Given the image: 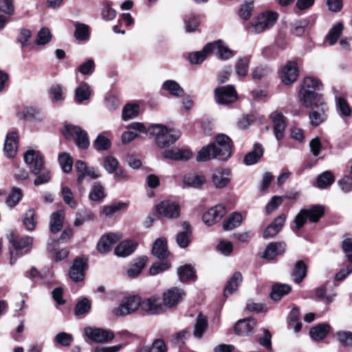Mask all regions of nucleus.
<instances>
[{
    "instance_id": "obj_1",
    "label": "nucleus",
    "mask_w": 352,
    "mask_h": 352,
    "mask_svg": "<svg viewBox=\"0 0 352 352\" xmlns=\"http://www.w3.org/2000/svg\"><path fill=\"white\" fill-rule=\"evenodd\" d=\"M232 153L231 140L223 134L218 135L214 143L204 146L197 155V161L206 162L212 159L226 161Z\"/></svg>"
},
{
    "instance_id": "obj_2",
    "label": "nucleus",
    "mask_w": 352,
    "mask_h": 352,
    "mask_svg": "<svg viewBox=\"0 0 352 352\" xmlns=\"http://www.w3.org/2000/svg\"><path fill=\"white\" fill-rule=\"evenodd\" d=\"M24 161L30 166L32 174L36 176L34 181L35 186H40L49 182L51 179V172L44 166L43 154L36 150H28L24 153Z\"/></svg>"
},
{
    "instance_id": "obj_3",
    "label": "nucleus",
    "mask_w": 352,
    "mask_h": 352,
    "mask_svg": "<svg viewBox=\"0 0 352 352\" xmlns=\"http://www.w3.org/2000/svg\"><path fill=\"white\" fill-rule=\"evenodd\" d=\"M322 89V82L317 78L311 76L305 77L301 84L298 92V100L301 105L310 108L318 100H324L317 91Z\"/></svg>"
},
{
    "instance_id": "obj_4",
    "label": "nucleus",
    "mask_w": 352,
    "mask_h": 352,
    "mask_svg": "<svg viewBox=\"0 0 352 352\" xmlns=\"http://www.w3.org/2000/svg\"><path fill=\"white\" fill-rule=\"evenodd\" d=\"M147 135L155 138L157 145L160 148H164L173 144L179 138L181 134L177 130L168 129L163 124H154L147 129Z\"/></svg>"
},
{
    "instance_id": "obj_5",
    "label": "nucleus",
    "mask_w": 352,
    "mask_h": 352,
    "mask_svg": "<svg viewBox=\"0 0 352 352\" xmlns=\"http://www.w3.org/2000/svg\"><path fill=\"white\" fill-rule=\"evenodd\" d=\"M278 17V14L276 12H263L255 17L252 22L248 23L245 28L249 32L260 34L271 28L276 22Z\"/></svg>"
},
{
    "instance_id": "obj_6",
    "label": "nucleus",
    "mask_w": 352,
    "mask_h": 352,
    "mask_svg": "<svg viewBox=\"0 0 352 352\" xmlns=\"http://www.w3.org/2000/svg\"><path fill=\"white\" fill-rule=\"evenodd\" d=\"M8 239L11 245L10 247L11 264L16 261L18 255L22 256L29 252L33 242L32 237H19L13 233L8 234Z\"/></svg>"
},
{
    "instance_id": "obj_7",
    "label": "nucleus",
    "mask_w": 352,
    "mask_h": 352,
    "mask_svg": "<svg viewBox=\"0 0 352 352\" xmlns=\"http://www.w3.org/2000/svg\"><path fill=\"white\" fill-rule=\"evenodd\" d=\"M324 214V206L319 204L313 205L309 208L301 209L296 214L294 223L298 229L301 228L308 220L316 223Z\"/></svg>"
},
{
    "instance_id": "obj_8",
    "label": "nucleus",
    "mask_w": 352,
    "mask_h": 352,
    "mask_svg": "<svg viewBox=\"0 0 352 352\" xmlns=\"http://www.w3.org/2000/svg\"><path fill=\"white\" fill-rule=\"evenodd\" d=\"M141 305V298L138 295L124 297L119 305L112 310V314L118 317L126 316L135 313Z\"/></svg>"
},
{
    "instance_id": "obj_9",
    "label": "nucleus",
    "mask_w": 352,
    "mask_h": 352,
    "mask_svg": "<svg viewBox=\"0 0 352 352\" xmlns=\"http://www.w3.org/2000/svg\"><path fill=\"white\" fill-rule=\"evenodd\" d=\"M64 135L67 139L73 138L77 146L80 149H87L89 146L87 133L78 126L66 125Z\"/></svg>"
},
{
    "instance_id": "obj_10",
    "label": "nucleus",
    "mask_w": 352,
    "mask_h": 352,
    "mask_svg": "<svg viewBox=\"0 0 352 352\" xmlns=\"http://www.w3.org/2000/svg\"><path fill=\"white\" fill-rule=\"evenodd\" d=\"M85 336L96 343H108L114 338L112 331L102 328L87 327L84 329Z\"/></svg>"
},
{
    "instance_id": "obj_11",
    "label": "nucleus",
    "mask_w": 352,
    "mask_h": 352,
    "mask_svg": "<svg viewBox=\"0 0 352 352\" xmlns=\"http://www.w3.org/2000/svg\"><path fill=\"white\" fill-rule=\"evenodd\" d=\"M214 92L215 100L219 104L234 102L237 98L235 88L231 85L217 87Z\"/></svg>"
},
{
    "instance_id": "obj_12",
    "label": "nucleus",
    "mask_w": 352,
    "mask_h": 352,
    "mask_svg": "<svg viewBox=\"0 0 352 352\" xmlns=\"http://www.w3.org/2000/svg\"><path fill=\"white\" fill-rule=\"evenodd\" d=\"M310 108H313V111L309 113L311 125L317 126L326 120L328 107L324 100H318Z\"/></svg>"
},
{
    "instance_id": "obj_13",
    "label": "nucleus",
    "mask_w": 352,
    "mask_h": 352,
    "mask_svg": "<svg viewBox=\"0 0 352 352\" xmlns=\"http://www.w3.org/2000/svg\"><path fill=\"white\" fill-rule=\"evenodd\" d=\"M140 309L142 311L151 315H157L164 311V306L160 297L152 296L149 298L141 299Z\"/></svg>"
},
{
    "instance_id": "obj_14",
    "label": "nucleus",
    "mask_w": 352,
    "mask_h": 352,
    "mask_svg": "<svg viewBox=\"0 0 352 352\" xmlns=\"http://www.w3.org/2000/svg\"><path fill=\"white\" fill-rule=\"evenodd\" d=\"M127 131H124L121 137L122 142L127 144L138 138L141 133H146L147 129L141 122H132L126 126Z\"/></svg>"
},
{
    "instance_id": "obj_15",
    "label": "nucleus",
    "mask_w": 352,
    "mask_h": 352,
    "mask_svg": "<svg viewBox=\"0 0 352 352\" xmlns=\"http://www.w3.org/2000/svg\"><path fill=\"white\" fill-rule=\"evenodd\" d=\"M185 296L186 293L182 289L172 287L164 293V305L168 307H175L183 300Z\"/></svg>"
},
{
    "instance_id": "obj_16",
    "label": "nucleus",
    "mask_w": 352,
    "mask_h": 352,
    "mask_svg": "<svg viewBox=\"0 0 352 352\" xmlns=\"http://www.w3.org/2000/svg\"><path fill=\"white\" fill-rule=\"evenodd\" d=\"M226 214L225 206L217 205L203 214L202 220L207 226H211L219 221Z\"/></svg>"
},
{
    "instance_id": "obj_17",
    "label": "nucleus",
    "mask_w": 352,
    "mask_h": 352,
    "mask_svg": "<svg viewBox=\"0 0 352 352\" xmlns=\"http://www.w3.org/2000/svg\"><path fill=\"white\" fill-rule=\"evenodd\" d=\"M210 54H214L218 58L223 60H228L234 56V53L228 45L221 40L208 43Z\"/></svg>"
},
{
    "instance_id": "obj_18",
    "label": "nucleus",
    "mask_w": 352,
    "mask_h": 352,
    "mask_svg": "<svg viewBox=\"0 0 352 352\" xmlns=\"http://www.w3.org/2000/svg\"><path fill=\"white\" fill-rule=\"evenodd\" d=\"M270 117L273 123L274 133L276 139L277 140L283 139L287 126L285 116L281 112L276 111L272 112Z\"/></svg>"
},
{
    "instance_id": "obj_19",
    "label": "nucleus",
    "mask_w": 352,
    "mask_h": 352,
    "mask_svg": "<svg viewBox=\"0 0 352 352\" xmlns=\"http://www.w3.org/2000/svg\"><path fill=\"white\" fill-rule=\"evenodd\" d=\"M157 212L169 219L177 218L179 216V206L174 201L166 200L157 205Z\"/></svg>"
},
{
    "instance_id": "obj_20",
    "label": "nucleus",
    "mask_w": 352,
    "mask_h": 352,
    "mask_svg": "<svg viewBox=\"0 0 352 352\" xmlns=\"http://www.w3.org/2000/svg\"><path fill=\"white\" fill-rule=\"evenodd\" d=\"M281 80L285 85L294 82L298 76V69L295 62L289 61L282 69Z\"/></svg>"
},
{
    "instance_id": "obj_21",
    "label": "nucleus",
    "mask_w": 352,
    "mask_h": 352,
    "mask_svg": "<svg viewBox=\"0 0 352 352\" xmlns=\"http://www.w3.org/2000/svg\"><path fill=\"white\" fill-rule=\"evenodd\" d=\"M122 238L119 233H109L103 235L97 244V250L100 253H106L111 250L112 246Z\"/></svg>"
},
{
    "instance_id": "obj_22",
    "label": "nucleus",
    "mask_w": 352,
    "mask_h": 352,
    "mask_svg": "<svg viewBox=\"0 0 352 352\" xmlns=\"http://www.w3.org/2000/svg\"><path fill=\"white\" fill-rule=\"evenodd\" d=\"M286 250L284 242H271L265 248L263 257L267 260H274L278 256H282Z\"/></svg>"
},
{
    "instance_id": "obj_23",
    "label": "nucleus",
    "mask_w": 352,
    "mask_h": 352,
    "mask_svg": "<svg viewBox=\"0 0 352 352\" xmlns=\"http://www.w3.org/2000/svg\"><path fill=\"white\" fill-rule=\"evenodd\" d=\"M163 156L166 159L175 161H186L192 157V153L188 149L173 147L166 149L163 153Z\"/></svg>"
},
{
    "instance_id": "obj_24",
    "label": "nucleus",
    "mask_w": 352,
    "mask_h": 352,
    "mask_svg": "<svg viewBox=\"0 0 352 352\" xmlns=\"http://www.w3.org/2000/svg\"><path fill=\"white\" fill-rule=\"evenodd\" d=\"M86 262L83 259L76 258L69 270V276L74 282L84 279Z\"/></svg>"
},
{
    "instance_id": "obj_25",
    "label": "nucleus",
    "mask_w": 352,
    "mask_h": 352,
    "mask_svg": "<svg viewBox=\"0 0 352 352\" xmlns=\"http://www.w3.org/2000/svg\"><path fill=\"white\" fill-rule=\"evenodd\" d=\"M285 219L286 217L283 214L277 217L264 230L263 237L270 239L276 236L283 228Z\"/></svg>"
},
{
    "instance_id": "obj_26",
    "label": "nucleus",
    "mask_w": 352,
    "mask_h": 352,
    "mask_svg": "<svg viewBox=\"0 0 352 352\" xmlns=\"http://www.w3.org/2000/svg\"><path fill=\"white\" fill-rule=\"evenodd\" d=\"M256 325L253 318H245L239 320L234 327V331L239 336H248L252 332Z\"/></svg>"
},
{
    "instance_id": "obj_27",
    "label": "nucleus",
    "mask_w": 352,
    "mask_h": 352,
    "mask_svg": "<svg viewBox=\"0 0 352 352\" xmlns=\"http://www.w3.org/2000/svg\"><path fill=\"white\" fill-rule=\"evenodd\" d=\"M183 230L176 235V242L181 248H187L191 242L192 230L188 222L182 223Z\"/></svg>"
},
{
    "instance_id": "obj_28",
    "label": "nucleus",
    "mask_w": 352,
    "mask_h": 352,
    "mask_svg": "<svg viewBox=\"0 0 352 352\" xmlns=\"http://www.w3.org/2000/svg\"><path fill=\"white\" fill-rule=\"evenodd\" d=\"M230 170L229 169H217L212 177L214 185L218 188L226 187L230 182Z\"/></svg>"
},
{
    "instance_id": "obj_29",
    "label": "nucleus",
    "mask_w": 352,
    "mask_h": 352,
    "mask_svg": "<svg viewBox=\"0 0 352 352\" xmlns=\"http://www.w3.org/2000/svg\"><path fill=\"white\" fill-rule=\"evenodd\" d=\"M138 243L133 240H125L120 242L115 248V254L120 257H126L131 254L135 248Z\"/></svg>"
},
{
    "instance_id": "obj_30",
    "label": "nucleus",
    "mask_w": 352,
    "mask_h": 352,
    "mask_svg": "<svg viewBox=\"0 0 352 352\" xmlns=\"http://www.w3.org/2000/svg\"><path fill=\"white\" fill-rule=\"evenodd\" d=\"M162 89L176 98L182 97L184 94V89L174 80H165L162 85Z\"/></svg>"
},
{
    "instance_id": "obj_31",
    "label": "nucleus",
    "mask_w": 352,
    "mask_h": 352,
    "mask_svg": "<svg viewBox=\"0 0 352 352\" xmlns=\"http://www.w3.org/2000/svg\"><path fill=\"white\" fill-rule=\"evenodd\" d=\"M263 155V148L262 145L256 143L254 145V149L244 156L243 162L248 166L253 165L259 161Z\"/></svg>"
},
{
    "instance_id": "obj_32",
    "label": "nucleus",
    "mask_w": 352,
    "mask_h": 352,
    "mask_svg": "<svg viewBox=\"0 0 352 352\" xmlns=\"http://www.w3.org/2000/svg\"><path fill=\"white\" fill-rule=\"evenodd\" d=\"M17 135L14 132L8 133L4 143V152L8 157H13L17 150Z\"/></svg>"
},
{
    "instance_id": "obj_33",
    "label": "nucleus",
    "mask_w": 352,
    "mask_h": 352,
    "mask_svg": "<svg viewBox=\"0 0 352 352\" xmlns=\"http://www.w3.org/2000/svg\"><path fill=\"white\" fill-rule=\"evenodd\" d=\"M152 254L160 260L166 258L169 256L166 241L163 239H158L153 245Z\"/></svg>"
},
{
    "instance_id": "obj_34",
    "label": "nucleus",
    "mask_w": 352,
    "mask_h": 352,
    "mask_svg": "<svg viewBox=\"0 0 352 352\" xmlns=\"http://www.w3.org/2000/svg\"><path fill=\"white\" fill-rule=\"evenodd\" d=\"M208 323L207 318L199 314L195 320L193 329V336L197 339H201L208 329Z\"/></svg>"
},
{
    "instance_id": "obj_35",
    "label": "nucleus",
    "mask_w": 352,
    "mask_h": 352,
    "mask_svg": "<svg viewBox=\"0 0 352 352\" xmlns=\"http://www.w3.org/2000/svg\"><path fill=\"white\" fill-rule=\"evenodd\" d=\"M65 213L63 210H58L52 214L50 222V231L57 233L63 228Z\"/></svg>"
},
{
    "instance_id": "obj_36",
    "label": "nucleus",
    "mask_w": 352,
    "mask_h": 352,
    "mask_svg": "<svg viewBox=\"0 0 352 352\" xmlns=\"http://www.w3.org/2000/svg\"><path fill=\"white\" fill-rule=\"evenodd\" d=\"M91 90L90 86L82 82L75 89V98L79 103L88 100L90 98Z\"/></svg>"
},
{
    "instance_id": "obj_37",
    "label": "nucleus",
    "mask_w": 352,
    "mask_h": 352,
    "mask_svg": "<svg viewBox=\"0 0 352 352\" xmlns=\"http://www.w3.org/2000/svg\"><path fill=\"white\" fill-rule=\"evenodd\" d=\"M208 43L201 51H197L188 54V59L191 64L197 65L203 63L207 56L210 54Z\"/></svg>"
},
{
    "instance_id": "obj_38",
    "label": "nucleus",
    "mask_w": 352,
    "mask_h": 352,
    "mask_svg": "<svg viewBox=\"0 0 352 352\" xmlns=\"http://www.w3.org/2000/svg\"><path fill=\"white\" fill-rule=\"evenodd\" d=\"M330 327L327 324H319L312 327L309 331L311 338L316 341L324 339L329 333Z\"/></svg>"
},
{
    "instance_id": "obj_39",
    "label": "nucleus",
    "mask_w": 352,
    "mask_h": 352,
    "mask_svg": "<svg viewBox=\"0 0 352 352\" xmlns=\"http://www.w3.org/2000/svg\"><path fill=\"white\" fill-rule=\"evenodd\" d=\"M290 291L291 287L289 285L277 283L272 287L270 296L273 300L277 301L289 294Z\"/></svg>"
},
{
    "instance_id": "obj_40",
    "label": "nucleus",
    "mask_w": 352,
    "mask_h": 352,
    "mask_svg": "<svg viewBox=\"0 0 352 352\" xmlns=\"http://www.w3.org/2000/svg\"><path fill=\"white\" fill-rule=\"evenodd\" d=\"M250 56H245L239 58L235 63V72L239 77H245L248 74Z\"/></svg>"
},
{
    "instance_id": "obj_41",
    "label": "nucleus",
    "mask_w": 352,
    "mask_h": 352,
    "mask_svg": "<svg viewBox=\"0 0 352 352\" xmlns=\"http://www.w3.org/2000/svg\"><path fill=\"white\" fill-rule=\"evenodd\" d=\"M147 260L146 256H142L135 260L134 263H133L127 270L128 276L130 278L138 276L144 267Z\"/></svg>"
},
{
    "instance_id": "obj_42",
    "label": "nucleus",
    "mask_w": 352,
    "mask_h": 352,
    "mask_svg": "<svg viewBox=\"0 0 352 352\" xmlns=\"http://www.w3.org/2000/svg\"><path fill=\"white\" fill-rule=\"evenodd\" d=\"M183 181L189 187L199 188L205 184L206 179L203 175L188 174L184 176Z\"/></svg>"
},
{
    "instance_id": "obj_43",
    "label": "nucleus",
    "mask_w": 352,
    "mask_h": 352,
    "mask_svg": "<svg viewBox=\"0 0 352 352\" xmlns=\"http://www.w3.org/2000/svg\"><path fill=\"white\" fill-rule=\"evenodd\" d=\"M177 275L181 282L186 283L195 279V272L190 265H185L178 268Z\"/></svg>"
},
{
    "instance_id": "obj_44",
    "label": "nucleus",
    "mask_w": 352,
    "mask_h": 352,
    "mask_svg": "<svg viewBox=\"0 0 352 352\" xmlns=\"http://www.w3.org/2000/svg\"><path fill=\"white\" fill-rule=\"evenodd\" d=\"M74 36L78 41H88L90 36V28L85 23H76Z\"/></svg>"
},
{
    "instance_id": "obj_45",
    "label": "nucleus",
    "mask_w": 352,
    "mask_h": 352,
    "mask_svg": "<svg viewBox=\"0 0 352 352\" xmlns=\"http://www.w3.org/2000/svg\"><path fill=\"white\" fill-rule=\"evenodd\" d=\"M241 281V274L239 272H235L226 286L224 289V296H228L233 294V292L237 289L238 286Z\"/></svg>"
},
{
    "instance_id": "obj_46",
    "label": "nucleus",
    "mask_w": 352,
    "mask_h": 352,
    "mask_svg": "<svg viewBox=\"0 0 352 352\" xmlns=\"http://www.w3.org/2000/svg\"><path fill=\"white\" fill-rule=\"evenodd\" d=\"M241 222V214L239 212H233L224 221L223 228L224 230H231L239 227Z\"/></svg>"
},
{
    "instance_id": "obj_47",
    "label": "nucleus",
    "mask_w": 352,
    "mask_h": 352,
    "mask_svg": "<svg viewBox=\"0 0 352 352\" xmlns=\"http://www.w3.org/2000/svg\"><path fill=\"white\" fill-rule=\"evenodd\" d=\"M335 181V177L332 173L326 170L320 174L317 177V187L320 189L326 188L330 186Z\"/></svg>"
},
{
    "instance_id": "obj_48",
    "label": "nucleus",
    "mask_w": 352,
    "mask_h": 352,
    "mask_svg": "<svg viewBox=\"0 0 352 352\" xmlns=\"http://www.w3.org/2000/svg\"><path fill=\"white\" fill-rule=\"evenodd\" d=\"M307 266L302 261H298L296 262L292 272V276L294 277V280L296 283H300L302 282L307 275Z\"/></svg>"
},
{
    "instance_id": "obj_49",
    "label": "nucleus",
    "mask_w": 352,
    "mask_h": 352,
    "mask_svg": "<svg viewBox=\"0 0 352 352\" xmlns=\"http://www.w3.org/2000/svg\"><path fill=\"white\" fill-rule=\"evenodd\" d=\"M200 17L193 13L186 15L184 19L185 29L187 32H195L200 24Z\"/></svg>"
},
{
    "instance_id": "obj_50",
    "label": "nucleus",
    "mask_w": 352,
    "mask_h": 352,
    "mask_svg": "<svg viewBox=\"0 0 352 352\" xmlns=\"http://www.w3.org/2000/svg\"><path fill=\"white\" fill-rule=\"evenodd\" d=\"M343 28L344 27L342 23H338L334 25L326 36V41H329L331 45H334L340 38Z\"/></svg>"
},
{
    "instance_id": "obj_51",
    "label": "nucleus",
    "mask_w": 352,
    "mask_h": 352,
    "mask_svg": "<svg viewBox=\"0 0 352 352\" xmlns=\"http://www.w3.org/2000/svg\"><path fill=\"white\" fill-rule=\"evenodd\" d=\"M140 107L136 104H127L122 109V119L127 121L135 118L139 114Z\"/></svg>"
},
{
    "instance_id": "obj_52",
    "label": "nucleus",
    "mask_w": 352,
    "mask_h": 352,
    "mask_svg": "<svg viewBox=\"0 0 352 352\" xmlns=\"http://www.w3.org/2000/svg\"><path fill=\"white\" fill-rule=\"evenodd\" d=\"M23 224L25 229L29 231H33L36 226L35 219V212L33 209H29L23 217Z\"/></svg>"
},
{
    "instance_id": "obj_53",
    "label": "nucleus",
    "mask_w": 352,
    "mask_h": 352,
    "mask_svg": "<svg viewBox=\"0 0 352 352\" xmlns=\"http://www.w3.org/2000/svg\"><path fill=\"white\" fill-rule=\"evenodd\" d=\"M94 219V214L85 210H79L76 214L74 226L76 227L81 226L85 222L91 221Z\"/></svg>"
},
{
    "instance_id": "obj_54",
    "label": "nucleus",
    "mask_w": 352,
    "mask_h": 352,
    "mask_svg": "<svg viewBox=\"0 0 352 352\" xmlns=\"http://www.w3.org/2000/svg\"><path fill=\"white\" fill-rule=\"evenodd\" d=\"M254 3L252 0H247L241 4L239 10V15L243 20H248L252 14Z\"/></svg>"
},
{
    "instance_id": "obj_55",
    "label": "nucleus",
    "mask_w": 352,
    "mask_h": 352,
    "mask_svg": "<svg viewBox=\"0 0 352 352\" xmlns=\"http://www.w3.org/2000/svg\"><path fill=\"white\" fill-rule=\"evenodd\" d=\"M336 103L340 116L342 118L349 117L351 115V109L346 100L342 97L336 98Z\"/></svg>"
},
{
    "instance_id": "obj_56",
    "label": "nucleus",
    "mask_w": 352,
    "mask_h": 352,
    "mask_svg": "<svg viewBox=\"0 0 352 352\" xmlns=\"http://www.w3.org/2000/svg\"><path fill=\"white\" fill-rule=\"evenodd\" d=\"M52 34L47 28H42L38 32L34 43L36 45H45L50 42Z\"/></svg>"
},
{
    "instance_id": "obj_57",
    "label": "nucleus",
    "mask_w": 352,
    "mask_h": 352,
    "mask_svg": "<svg viewBox=\"0 0 352 352\" xmlns=\"http://www.w3.org/2000/svg\"><path fill=\"white\" fill-rule=\"evenodd\" d=\"M22 197L23 194L21 190L19 188L13 187L6 199V204L9 207H14L22 199Z\"/></svg>"
},
{
    "instance_id": "obj_58",
    "label": "nucleus",
    "mask_w": 352,
    "mask_h": 352,
    "mask_svg": "<svg viewBox=\"0 0 352 352\" xmlns=\"http://www.w3.org/2000/svg\"><path fill=\"white\" fill-rule=\"evenodd\" d=\"M59 164L65 173H69L72 169L73 160L67 153H62L58 156Z\"/></svg>"
},
{
    "instance_id": "obj_59",
    "label": "nucleus",
    "mask_w": 352,
    "mask_h": 352,
    "mask_svg": "<svg viewBox=\"0 0 352 352\" xmlns=\"http://www.w3.org/2000/svg\"><path fill=\"white\" fill-rule=\"evenodd\" d=\"M31 38V31L26 28H22L16 38V41L21 44L22 48H25L30 46Z\"/></svg>"
},
{
    "instance_id": "obj_60",
    "label": "nucleus",
    "mask_w": 352,
    "mask_h": 352,
    "mask_svg": "<svg viewBox=\"0 0 352 352\" xmlns=\"http://www.w3.org/2000/svg\"><path fill=\"white\" fill-rule=\"evenodd\" d=\"M61 194L64 202L70 208H75L77 206L76 201L74 199L71 189L67 186H62Z\"/></svg>"
},
{
    "instance_id": "obj_61",
    "label": "nucleus",
    "mask_w": 352,
    "mask_h": 352,
    "mask_svg": "<svg viewBox=\"0 0 352 352\" xmlns=\"http://www.w3.org/2000/svg\"><path fill=\"white\" fill-rule=\"evenodd\" d=\"M111 141L103 134L98 135L94 141V146L97 151H107L111 147Z\"/></svg>"
},
{
    "instance_id": "obj_62",
    "label": "nucleus",
    "mask_w": 352,
    "mask_h": 352,
    "mask_svg": "<svg viewBox=\"0 0 352 352\" xmlns=\"http://www.w3.org/2000/svg\"><path fill=\"white\" fill-rule=\"evenodd\" d=\"M104 188L99 183H95L93 186L92 190L89 193V199L92 201H100L104 197Z\"/></svg>"
},
{
    "instance_id": "obj_63",
    "label": "nucleus",
    "mask_w": 352,
    "mask_h": 352,
    "mask_svg": "<svg viewBox=\"0 0 352 352\" xmlns=\"http://www.w3.org/2000/svg\"><path fill=\"white\" fill-rule=\"evenodd\" d=\"M90 309V301L87 298H84L77 302L75 307V314L77 316L83 315L88 313Z\"/></svg>"
},
{
    "instance_id": "obj_64",
    "label": "nucleus",
    "mask_w": 352,
    "mask_h": 352,
    "mask_svg": "<svg viewBox=\"0 0 352 352\" xmlns=\"http://www.w3.org/2000/svg\"><path fill=\"white\" fill-rule=\"evenodd\" d=\"M95 66L94 60L89 58L78 66V71L82 75L89 76L94 72Z\"/></svg>"
}]
</instances>
